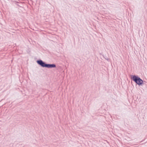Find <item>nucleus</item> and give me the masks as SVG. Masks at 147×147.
<instances>
[{
    "mask_svg": "<svg viewBox=\"0 0 147 147\" xmlns=\"http://www.w3.org/2000/svg\"><path fill=\"white\" fill-rule=\"evenodd\" d=\"M131 79L139 86L142 85L143 82V80L138 76L131 75Z\"/></svg>",
    "mask_w": 147,
    "mask_h": 147,
    "instance_id": "obj_1",
    "label": "nucleus"
},
{
    "mask_svg": "<svg viewBox=\"0 0 147 147\" xmlns=\"http://www.w3.org/2000/svg\"><path fill=\"white\" fill-rule=\"evenodd\" d=\"M56 67V65L54 64H47L46 68H55Z\"/></svg>",
    "mask_w": 147,
    "mask_h": 147,
    "instance_id": "obj_3",
    "label": "nucleus"
},
{
    "mask_svg": "<svg viewBox=\"0 0 147 147\" xmlns=\"http://www.w3.org/2000/svg\"><path fill=\"white\" fill-rule=\"evenodd\" d=\"M107 61H108L109 59H107Z\"/></svg>",
    "mask_w": 147,
    "mask_h": 147,
    "instance_id": "obj_4",
    "label": "nucleus"
},
{
    "mask_svg": "<svg viewBox=\"0 0 147 147\" xmlns=\"http://www.w3.org/2000/svg\"><path fill=\"white\" fill-rule=\"evenodd\" d=\"M37 63L41 67H46L47 64L45 62L43 61L41 59L37 60L36 61Z\"/></svg>",
    "mask_w": 147,
    "mask_h": 147,
    "instance_id": "obj_2",
    "label": "nucleus"
}]
</instances>
